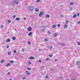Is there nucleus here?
Returning <instances> with one entry per match:
<instances>
[{
	"instance_id": "obj_1",
	"label": "nucleus",
	"mask_w": 80,
	"mask_h": 80,
	"mask_svg": "<svg viewBox=\"0 0 80 80\" xmlns=\"http://www.w3.org/2000/svg\"><path fill=\"white\" fill-rule=\"evenodd\" d=\"M43 14L44 13L43 12H41L39 15V17H42L41 15H43Z\"/></svg>"
},
{
	"instance_id": "obj_2",
	"label": "nucleus",
	"mask_w": 80,
	"mask_h": 80,
	"mask_svg": "<svg viewBox=\"0 0 80 80\" xmlns=\"http://www.w3.org/2000/svg\"><path fill=\"white\" fill-rule=\"evenodd\" d=\"M15 1H13L11 3V5H12L14 6L15 5Z\"/></svg>"
},
{
	"instance_id": "obj_3",
	"label": "nucleus",
	"mask_w": 80,
	"mask_h": 80,
	"mask_svg": "<svg viewBox=\"0 0 80 80\" xmlns=\"http://www.w3.org/2000/svg\"><path fill=\"white\" fill-rule=\"evenodd\" d=\"M28 32H30L31 31H32V28H31V27L28 28Z\"/></svg>"
},
{
	"instance_id": "obj_4",
	"label": "nucleus",
	"mask_w": 80,
	"mask_h": 80,
	"mask_svg": "<svg viewBox=\"0 0 80 80\" xmlns=\"http://www.w3.org/2000/svg\"><path fill=\"white\" fill-rule=\"evenodd\" d=\"M28 72H29V71H26V73L28 75H31V74L30 73H28Z\"/></svg>"
},
{
	"instance_id": "obj_5",
	"label": "nucleus",
	"mask_w": 80,
	"mask_h": 80,
	"mask_svg": "<svg viewBox=\"0 0 80 80\" xmlns=\"http://www.w3.org/2000/svg\"><path fill=\"white\" fill-rule=\"evenodd\" d=\"M11 40H10V39H7V40H6V42H10Z\"/></svg>"
},
{
	"instance_id": "obj_6",
	"label": "nucleus",
	"mask_w": 80,
	"mask_h": 80,
	"mask_svg": "<svg viewBox=\"0 0 80 80\" xmlns=\"http://www.w3.org/2000/svg\"><path fill=\"white\" fill-rule=\"evenodd\" d=\"M28 35H29V36H31L32 35V32H30L28 34Z\"/></svg>"
},
{
	"instance_id": "obj_7",
	"label": "nucleus",
	"mask_w": 80,
	"mask_h": 80,
	"mask_svg": "<svg viewBox=\"0 0 80 80\" xmlns=\"http://www.w3.org/2000/svg\"><path fill=\"white\" fill-rule=\"evenodd\" d=\"M46 18H50V15H49L47 14L46 16Z\"/></svg>"
},
{
	"instance_id": "obj_8",
	"label": "nucleus",
	"mask_w": 80,
	"mask_h": 80,
	"mask_svg": "<svg viewBox=\"0 0 80 80\" xmlns=\"http://www.w3.org/2000/svg\"><path fill=\"white\" fill-rule=\"evenodd\" d=\"M30 10L31 11H32V10H33V7H31L30 8Z\"/></svg>"
},
{
	"instance_id": "obj_9",
	"label": "nucleus",
	"mask_w": 80,
	"mask_h": 80,
	"mask_svg": "<svg viewBox=\"0 0 80 80\" xmlns=\"http://www.w3.org/2000/svg\"><path fill=\"white\" fill-rule=\"evenodd\" d=\"M30 60H32V59H35V58L33 57H31L29 58Z\"/></svg>"
},
{
	"instance_id": "obj_10",
	"label": "nucleus",
	"mask_w": 80,
	"mask_h": 80,
	"mask_svg": "<svg viewBox=\"0 0 80 80\" xmlns=\"http://www.w3.org/2000/svg\"><path fill=\"white\" fill-rule=\"evenodd\" d=\"M15 20H17V21H18V20H20V18H17Z\"/></svg>"
},
{
	"instance_id": "obj_11",
	"label": "nucleus",
	"mask_w": 80,
	"mask_h": 80,
	"mask_svg": "<svg viewBox=\"0 0 80 80\" xmlns=\"http://www.w3.org/2000/svg\"><path fill=\"white\" fill-rule=\"evenodd\" d=\"M12 40H16V37H13Z\"/></svg>"
},
{
	"instance_id": "obj_12",
	"label": "nucleus",
	"mask_w": 80,
	"mask_h": 80,
	"mask_svg": "<svg viewBox=\"0 0 80 80\" xmlns=\"http://www.w3.org/2000/svg\"><path fill=\"white\" fill-rule=\"evenodd\" d=\"M11 65V63H8L7 64V65H6V67H9L10 65Z\"/></svg>"
},
{
	"instance_id": "obj_13",
	"label": "nucleus",
	"mask_w": 80,
	"mask_h": 80,
	"mask_svg": "<svg viewBox=\"0 0 80 80\" xmlns=\"http://www.w3.org/2000/svg\"><path fill=\"white\" fill-rule=\"evenodd\" d=\"M39 11V10L38 9V8H36V12H38V11Z\"/></svg>"
},
{
	"instance_id": "obj_14",
	"label": "nucleus",
	"mask_w": 80,
	"mask_h": 80,
	"mask_svg": "<svg viewBox=\"0 0 80 80\" xmlns=\"http://www.w3.org/2000/svg\"><path fill=\"white\" fill-rule=\"evenodd\" d=\"M64 28H67L68 27V26L67 25H64Z\"/></svg>"
},
{
	"instance_id": "obj_15",
	"label": "nucleus",
	"mask_w": 80,
	"mask_h": 80,
	"mask_svg": "<svg viewBox=\"0 0 80 80\" xmlns=\"http://www.w3.org/2000/svg\"><path fill=\"white\" fill-rule=\"evenodd\" d=\"M70 5H74V3L73 2H71L70 3Z\"/></svg>"
},
{
	"instance_id": "obj_16",
	"label": "nucleus",
	"mask_w": 80,
	"mask_h": 80,
	"mask_svg": "<svg viewBox=\"0 0 80 80\" xmlns=\"http://www.w3.org/2000/svg\"><path fill=\"white\" fill-rule=\"evenodd\" d=\"M55 27H56V25H53L52 26V28H55Z\"/></svg>"
},
{
	"instance_id": "obj_17",
	"label": "nucleus",
	"mask_w": 80,
	"mask_h": 80,
	"mask_svg": "<svg viewBox=\"0 0 80 80\" xmlns=\"http://www.w3.org/2000/svg\"><path fill=\"white\" fill-rule=\"evenodd\" d=\"M52 33H51V32H50L49 31H48V35H50V34H51Z\"/></svg>"
},
{
	"instance_id": "obj_18",
	"label": "nucleus",
	"mask_w": 80,
	"mask_h": 80,
	"mask_svg": "<svg viewBox=\"0 0 80 80\" xmlns=\"http://www.w3.org/2000/svg\"><path fill=\"white\" fill-rule=\"evenodd\" d=\"M76 63L77 64H78V63H80V62H78V61H76Z\"/></svg>"
},
{
	"instance_id": "obj_19",
	"label": "nucleus",
	"mask_w": 80,
	"mask_h": 80,
	"mask_svg": "<svg viewBox=\"0 0 80 80\" xmlns=\"http://www.w3.org/2000/svg\"><path fill=\"white\" fill-rule=\"evenodd\" d=\"M77 43L78 45H80V42H77Z\"/></svg>"
},
{
	"instance_id": "obj_20",
	"label": "nucleus",
	"mask_w": 80,
	"mask_h": 80,
	"mask_svg": "<svg viewBox=\"0 0 80 80\" xmlns=\"http://www.w3.org/2000/svg\"><path fill=\"white\" fill-rule=\"evenodd\" d=\"M50 60V58H47L46 59V61H48V60Z\"/></svg>"
},
{
	"instance_id": "obj_21",
	"label": "nucleus",
	"mask_w": 80,
	"mask_h": 80,
	"mask_svg": "<svg viewBox=\"0 0 80 80\" xmlns=\"http://www.w3.org/2000/svg\"><path fill=\"white\" fill-rule=\"evenodd\" d=\"M4 62V61L3 60H2L1 61V63H3Z\"/></svg>"
},
{
	"instance_id": "obj_22",
	"label": "nucleus",
	"mask_w": 80,
	"mask_h": 80,
	"mask_svg": "<svg viewBox=\"0 0 80 80\" xmlns=\"http://www.w3.org/2000/svg\"><path fill=\"white\" fill-rule=\"evenodd\" d=\"M12 17L13 18H15V17H16V16L15 15H14L12 16Z\"/></svg>"
},
{
	"instance_id": "obj_23",
	"label": "nucleus",
	"mask_w": 80,
	"mask_h": 80,
	"mask_svg": "<svg viewBox=\"0 0 80 80\" xmlns=\"http://www.w3.org/2000/svg\"><path fill=\"white\" fill-rule=\"evenodd\" d=\"M57 35V33H55V34H54V37H56Z\"/></svg>"
},
{
	"instance_id": "obj_24",
	"label": "nucleus",
	"mask_w": 80,
	"mask_h": 80,
	"mask_svg": "<svg viewBox=\"0 0 80 80\" xmlns=\"http://www.w3.org/2000/svg\"><path fill=\"white\" fill-rule=\"evenodd\" d=\"M40 2V0H37L36 1V2H37V3H38V2Z\"/></svg>"
},
{
	"instance_id": "obj_25",
	"label": "nucleus",
	"mask_w": 80,
	"mask_h": 80,
	"mask_svg": "<svg viewBox=\"0 0 80 80\" xmlns=\"http://www.w3.org/2000/svg\"><path fill=\"white\" fill-rule=\"evenodd\" d=\"M28 44L29 45H31V44L30 43V41H29L28 42Z\"/></svg>"
},
{
	"instance_id": "obj_26",
	"label": "nucleus",
	"mask_w": 80,
	"mask_h": 80,
	"mask_svg": "<svg viewBox=\"0 0 80 80\" xmlns=\"http://www.w3.org/2000/svg\"><path fill=\"white\" fill-rule=\"evenodd\" d=\"M8 22L9 23H11V21L9 20L8 21Z\"/></svg>"
},
{
	"instance_id": "obj_27",
	"label": "nucleus",
	"mask_w": 80,
	"mask_h": 80,
	"mask_svg": "<svg viewBox=\"0 0 80 80\" xmlns=\"http://www.w3.org/2000/svg\"><path fill=\"white\" fill-rule=\"evenodd\" d=\"M77 17V15H74V16H73V17L74 18H76Z\"/></svg>"
},
{
	"instance_id": "obj_28",
	"label": "nucleus",
	"mask_w": 80,
	"mask_h": 80,
	"mask_svg": "<svg viewBox=\"0 0 80 80\" xmlns=\"http://www.w3.org/2000/svg\"><path fill=\"white\" fill-rule=\"evenodd\" d=\"M45 41H46V42L47 41H48V40L47 39V38H45Z\"/></svg>"
},
{
	"instance_id": "obj_29",
	"label": "nucleus",
	"mask_w": 80,
	"mask_h": 80,
	"mask_svg": "<svg viewBox=\"0 0 80 80\" xmlns=\"http://www.w3.org/2000/svg\"><path fill=\"white\" fill-rule=\"evenodd\" d=\"M17 53V51L16 50H14V53Z\"/></svg>"
},
{
	"instance_id": "obj_30",
	"label": "nucleus",
	"mask_w": 80,
	"mask_h": 80,
	"mask_svg": "<svg viewBox=\"0 0 80 80\" xmlns=\"http://www.w3.org/2000/svg\"><path fill=\"white\" fill-rule=\"evenodd\" d=\"M69 23V21H66V23Z\"/></svg>"
},
{
	"instance_id": "obj_31",
	"label": "nucleus",
	"mask_w": 80,
	"mask_h": 80,
	"mask_svg": "<svg viewBox=\"0 0 80 80\" xmlns=\"http://www.w3.org/2000/svg\"><path fill=\"white\" fill-rule=\"evenodd\" d=\"M28 70H31V68H28Z\"/></svg>"
},
{
	"instance_id": "obj_32",
	"label": "nucleus",
	"mask_w": 80,
	"mask_h": 80,
	"mask_svg": "<svg viewBox=\"0 0 80 80\" xmlns=\"http://www.w3.org/2000/svg\"><path fill=\"white\" fill-rule=\"evenodd\" d=\"M11 54V52H8V55H10Z\"/></svg>"
},
{
	"instance_id": "obj_33",
	"label": "nucleus",
	"mask_w": 80,
	"mask_h": 80,
	"mask_svg": "<svg viewBox=\"0 0 80 80\" xmlns=\"http://www.w3.org/2000/svg\"><path fill=\"white\" fill-rule=\"evenodd\" d=\"M9 47H10V46L8 45L7 46V48H9Z\"/></svg>"
},
{
	"instance_id": "obj_34",
	"label": "nucleus",
	"mask_w": 80,
	"mask_h": 80,
	"mask_svg": "<svg viewBox=\"0 0 80 80\" xmlns=\"http://www.w3.org/2000/svg\"><path fill=\"white\" fill-rule=\"evenodd\" d=\"M22 52H24V49H22Z\"/></svg>"
},
{
	"instance_id": "obj_35",
	"label": "nucleus",
	"mask_w": 80,
	"mask_h": 80,
	"mask_svg": "<svg viewBox=\"0 0 80 80\" xmlns=\"http://www.w3.org/2000/svg\"><path fill=\"white\" fill-rule=\"evenodd\" d=\"M48 75H47L46 76H45V78H48Z\"/></svg>"
},
{
	"instance_id": "obj_36",
	"label": "nucleus",
	"mask_w": 80,
	"mask_h": 80,
	"mask_svg": "<svg viewBox=\"0 0 80 80\" xmlns=\"http://www.w3.org/2000/svg\"><path fill=\"white\" fill-rule=\"evenodd\" d=\"M52 55H49V57H52Z\"/></svg>"
},
{
	"instance_id": "obj_37",
	"label": "nucleus",
	"mask_w": 80,
	"mask_h": 80,
	"mask_svg": "<svg viewBox=\"0 0 80 80\" xmlns=\"http://www.w3.org/2000/svg\"><path fill=\"white\" fill-rule=\"evenodd\" d=\"M58 27H60V25L59 24H58Z\"/></svg>"
},
{
	"instance_id": "obj_38",
	"label": "nucleus",
	"mask_w": 80,
	"mask_h": 80,
	"mask_svg": "<svg viewBox=\"0 0 80 80\" xmlns=\"http://www.w3.org/2000/svg\"><path fill=\"white\" fill-rule=\"evenodd\" d=\"M8 75H10V72H8Z\"/></svg>"
},
{
	"instance_id": "obj_39",
	"label": "nucleus",
	"mask_w": 80,
	"mask_h": 80,
	"mask_svg": "<svg viewBox=\"0 0 80 80\" xmlns=\"http://www.w3.org/2000/svg\"><path fill=\"white\" fill-rule=\"evenodd\" d=\"M61 18H62V17H63V15H61Z\"/></svg>"
},
{
	"instance_id": "obj_40",
	"label": "nucleus",
	"mask_w": 80,
	"mask_h": 80,
	"mask_svg": "<svg viewBox=\"0 0 80 80\" xmlns=\"http://www.w3.org/2000/svg\"><path fill=\"white\" fill-rule=\"evenodd\" d=\"M80 23V21H79L78 22H77L78 24H79Z\"/></svg>"
},
{
	"instance_id": "obj_41",
	"label": "nucleus",
	"mask_w": 80,
	"mask_h": 80,
	"mask_svg": "<svg viewBox=\"0 0 80 80\" xmlns=\"http://www.w3.org/2000/svg\"><path fill=\"white\" fill-rule=\"evenodd\" d=\"M3 28V25H2L1 26V28Z\"/></svg>"
},
{
	"instance_id": "obj_42",
	"label": "nucleus",
	"mask_w": 80,
	"mask_h": 80,
	"mask_svg": "<svg viewBox=\"0 0 80 80\" xmlns=\"http://www.w3.org/2000/svg\"><path fill=\"white\" fill-rule=\"evenodd\" d=\"M10 62L11 63H13V61H11Z\"/></svg>"
},
{
	"instance_id": "obj_43",
	"label": "nucleus",
	"mask_w": 80,
	"mask_h": 80,
	"mask_svg": "<svg viewBox=\"0 0 80 80\" xmlns=\"http://www.w3.org/2000/svg\"><path fill=\"white\" fill-rule=\"evenodd\" d=\"M52 47H50V49H52Z\"/></svg>"
},
{
	"instance_id": "obj_44",
	"label": "nucleus",
	"mask_w": 80,
	"mask_h": 80,
	"mask_svg": "<svg viewBox=\"0 0 80 80\" xmlns=\"http://www.w3.org/2000/svg\"><path fill=\"white\" fill-rule=\"evenodd\" d=\"M18 3H19V2H16V4H18Z\"/></svg>"
},
{
	"instance_id": "obj_45",
	"label": "nucleus",
	"mask_w": 80,
	"mask_h": 80,
	"mask_svg": "<svg viewBox=\"0 0 80 80\" xmlns=\"http://www.w3.org/2000/svg\"><path fill=\"white\" fill-rule=\"evenodd\" d=\"M39 62H42V61L41 60H39L38 61Z\"/></svg>"
},
{
	"instance_id": "obj_46",
	"label": "nucleus",
	"mask_w": 80,
	"mask_h": 80,
	"mask_svg": "<svg viewBox=\"0 0 80 80\" xmlns=\"http://www.w3.org/2000/svg\"><path fill=\"white\" fill-rule=\"evenodd\" d=\"M80 15L79 14V13H78V14H77V16H79Z\"/></svg>"
},
{
	"instance_id": "obj_47",
	"label": "nucleus",
	"mask_w": 80,
	"mask_h": 80,
	"mask_svg": "<svg viewBox=\"0 0 80 80\" xmlns=\"http://www.w3.org/2000/svg\"><path fill=\"white\" fill-rule=\"evenodd\" d=\"M29 65H31V62H29Z\"/></svg>"
},
{
	"instance_id": "obj_48",
	"label": "nucleus",
	"mask_w": 80,
	"mask_h": 80,
	"mask_svg": "<svg viewBox=\"0 0 80 80\" xmlns=\"http://www.w3.org/2000/svg\"><path fill=\"white\" fill-rule=\"evenodd\" d=\"M24 20H26V19H27V18H24Z\"/></svg>"
},
{
	"instance_id": "obj_49",
	"label": "nucleus",
	"mask_w": 80,
	"mask_h": 80,
	"mask_svg": "<svg viewBox=\"0 0 80 80\" xmlns=\"http://www.w3.org/2000/svg\"><path fill=\"white\" fill-rule=\"evenodd\" d=\"M23 79H25V78H22Z\"/></svg>"
},
{
	"instance_id": "obj_50",
	"label": "nucleus",
	"mask_w": 80,
	"mask_h": 80,
	"mask_svg": "<svg viewBox=\"0 0 80 80\" xmlns=\"http://www.w3.org/2000/svg\"><path fill=\"white\" fill-rule=\"evenodd\" d=\"M55 61H57V59H55Z\"/></svg>"
},
{
	"instance_id": "obj_51",
	"label": "nucleus",
	"mask_w": 80,
	"mask_h": 80,
	"mask_svg": "<svg viewBox=\"0 0 80 80\" xmlns=\"http://www.w3.org/2000/svg\"><path fill=\"white\" fill-rule=\"evenodd\" d=\"M75 53H77V51H75Z\"/></svg>"
},
{
	"instance_id": "obj_52",
	"label": "nucleus",
	"mask_w": 80,
	"mask_h": 80,
	"mask_svg": "<svg viewBox=\"0 0 80 80\" xmlns=\"http://www.w3.org/2000/svg\"><path fill=\"white\" fill-rule=\"evenodd\" d=\"M39 51H40V50H41V49H39Z\"/></svg>"
},
{
	"instance_id": "obj_53",
	"label": "nucleus",
	"mask_w": 80,
	"mask_h": 80,
	"mask_svg": "<svg viewBox=\"0 0 80 80\" xmlns=\"http://www.w3.org/2000/svg\"><path fill=\"white\" fill-rule=\"evenodd\" d=\"M7 33H9V32H7Z\"/></svg>"
},
{
	"instance_id": "obj_54",
	"label": "nucleus",
	"mask_w": 80,
	"mask_h": 80,
	"mask_svg": "<svg viewBox=\"0 0 80 80\" xmlns=\"http://www.w3.org/2000/svg\"><path fill=\"white\" fill-rule=\"evenodd\" d=\"M10 80H12V79H10Z\"/></svg>"
},
{
	"instance_id": "obj_55",
	"label": "nucleus",
	"mask_w": 80,
	"mask_h": 80,
	"mask_svg": "<svg viewBox=\"0 0 80 80\" xmlns=\"http://www.w3.org/2000/svg\"><path fill=\"white\" fill-rule=\"evenodd\" d=\"M75 80V79H73V80Z\"/></svg>"
}]
</instances>
